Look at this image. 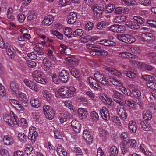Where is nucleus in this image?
Instances as JSON below:
<instances>
[{
	"instance_id": "1",
	"label": "nucleus",
	"mask_w": 156,
	"mask_h": 156,
	"mask_svg": "<svg viewBox=\"0 0 156 156\" xmlns=\"http://www.w3.org/2000/svg\"><path fill=\"white\" fill-rule=\"evenodd\" d=\"M139 37L140 40L144 42L152 41L154 38V36L152 34L148 32L142 33Z\"/></svg>"
},
{
	"instance_id": "2",
	"label": "nucleus",
	"mask_w": 156,
	"mask_h": 156,
	"mask_svg": "<svg viewBox=\"0 0 156 156\" xmlns=\"http://www.w3.org/2000/svg\"><path fill=\"white\" fill-rule=\"evenodd\" d=\"M36 128L34 126L30 127L29 129V132L28 138L30 140L32 143L36 141V137L38 136V133L36 131Z\"/></svg>"
},
{
	"instance_id": "3",
	"label": "nucleus",
	"mask_w": 156,
	"mask_h": 156,
	"mask_svg": "<svg viewBox=\"0 0 156 156\" xmlns=\"http://www.w3.org/2000/svg\"><path fill=\"white\" fill-rule=\"evenodd\" d=\"M113 94L112 97L114 101L116 103H121L125 99V96L122 93L116 91L115 90H112Z\"/></svg>"
},
{
	"instance_id": "4",
	"label": "nucleus",
	"mask_w": 156,
	"mask_h": 156,
	"mask_svg": "<svg viewBox=\"0 0 156 156\" xmlns=\"http://www.w3.org/2000/svg\"><path fill=\"white\" fill-rule=\"evenodd\" d=\"M88 81L90 87L94 90H98L101 88L100 84L98 82V80L92 77L88 78Z\"/></svg>"
},
{
	"instance_id": "5",
	"label": "nucleus",
	"mask_w": 156,
	"mask_h": 156,
	"mask_svg": "<svg viewBox=\"0 0 156 156\" xmlns=\"http://www.w3.org/2000/svg\"><path fill=\"white\" fill-rule=\"evenodd\" d=\"M60 95L63 98H67L70 97L71 94L69 92L68 88L65 86H62L59 89Z\"/></svg>"
},
{
	"instance_id": "6",
	"label": "nucleus",
	"mask_w": 156,
	"mask_h": 156,
	"mask_svg": "<svg viewBox=\"0 0 156 156\" xmlns=\"http://www.w3.org/2000/svg\"><path fill=\"white\" fill-rule=\"evenodd\" d=\"M101 115L102 119L105 121H108L110 119L109 112L108 109L103 107L100 110Z\"/></svg>"
},
{
	"instance_id": "7",
	"label": "nucleus",
	"mask_w": 156,
	"mask_h": 156,
	"mask_svg": "<svg viewBox=\"0 0 156 156\" xmlns=\"http://www.w3.org/2000/svg\"><path fill=\"white\" fill-rule=\"evenodd\" d=\"M71 124L74 131L77 133L80 132L81 125L79 122L76 120H73L71 122Z\"/></svg>"
},
{
	"instance_id": "8",
	"label": "nucleus",
	"mask_w": 156,
	"mask_h": 156,
	"mask_svg": "<svg viewBox=\"0 0 156 156\" xmlns=\"http://www.w3.org/2000/svg\"><path fill=\"white\" fill-rule=\"evenodd\" d=\"M77 14L74 12H72L69 13L67 16L68 23L73 24L76 21L77 18Z\"/></svg>"
},
{
	"instance_id": "9",
	"label": "nucleus",
	"mask_w": 156,
	"mask_h": 156,
	"mask_svg": "<svg viewBox=\"0 0 156 156\" xmlns=\"http://www.w3.org/2000/svg\"><path fill=\"white\" fill-rule=\"evenodd\" d=\"M69 76V73L66 70H62L59 74V78H60L61 81L64 83L67 82Z\"/></svg>"
},
{
	"instance_id": "10",
	"label": "nucleus",
	"mask_w": 156,
	"mask_h": 156,
	"mask_svg": "<svg viewBox=\"0 0 156 156\" xmlns=\"http://www.w3.org/2000/svg\"><path fill=\"white\" fill-rule=\"evenodd\" d=\"M125 24L129 28L133 30H137L140 28V26L133 21H128L125 22Z\"/></svg>"
},
{
	"instance_id": "11",
	"label": "nucleus",
	"mask_w": 156,
	"mask_h": 156,
	"mask_svg": "<svg viewBox=\"0 0 156 156\" xmlns=\"http://www.w3.org/2000/svg\"><path fill=\"white\" fill-rule=\"evenodd\" d=\"M10 86L12 93L14 95L16 94L19 88L18 84L15 82L12 81L10 83Z\"/></svg>"
},
{
	"instance_id": "12",
	"label": "nucleus",
	"mask_w": 156,
	"mask_h": 156,
	"mask_svg": "<svg viewBox=\"0 0 156 156\" xmlns=\"http://www.w3.org/2000/svg\"><path fill=\"white\" fill-rule=\"evenodd\" d=\"M82 136L87 142H92L93 141V138L91 136L90 132L87 130L83 131Z\"/></svg>"
},
{
	"instance_id": "13",
	"label": "nucleus",
	"mask_w": 156,
	"mask_h": 156,
	"mask_svg": "<svg viewBox=\"0 0 156 156\" xmlns=\"http://www.w3.org/2000/svg\"><path fill=\"white\" fill-rule=\"evenodd\" d=\"M19 100L22 103L27 104L28 103L27 96L25 94L23 93L20 92L17 96Z\"/></svg>"
},
{
	"instance_id": "14",
	"label": "nucleus",
	"mask_w": 156,
	"mask_h": 156,
	"mask_svg": "<svg viewBox=\"0 0 156 156\" xmlns=\"http://www.w3.org/2000/svg\"><path fill=\"white\" fill-rule=\"evenodd\" d=\"M53 17L51 15H48L45 17L42 24L46 26H49L53 23Z\"/></svg>"
},
{
	"instance_id": "15",
	"label": "nucleus",
	"mask_w": 156,
	"mask_h": 156,
	"mask_svg": "<svg viewBox=\"0 0 156 156\" xmlns=\"http://www.w3.org/2000/svg\"><path fill=\"white\" fill-rule=\"evenodd\" d=\"M127 50L132 53L135 54H139L141 52V50L139 47H133L130 46H126Z\"/></svg>"
},
{
	"instance_id": "16",
	"label": "nucleus",
	"mask_w": 156,
	"mask_h": 156,
	"mask_svg": "<svg viewBox=\"0 0 156 156\" xmlns=\"http://www.w3.org/2000/svg\"><path fill=\"white\" fill-rule=\"evenodd\" d=\"M11 118H12V120L10 123L11 125H9V126L12 127H13L15 125H18L19 120L16 115L14 114L12 111L11 112Z\"/></svg>"
},
{
	"instance_id": "17",
	"label": "nucleus",
	"mask_w": 156,
	"mask_h": 156,
	"mask_svg": "<svg viewBox=\"0 0 156 156\" xmlns=\"http://www.w3.org/2000/svg\"><path fill=\"white\" fill-rule=\"evenodd\" d=\"M128 142L126 140L123 141L120 145V148L122 153L125 154L129 151V148L126 147V145L128 144Z\"/></svg>"
},
{
	"instance_id": "18",
	"label": "nucleus",
	"mask_w": 156,
	"mask_h": 156,
	"mask_svg": "<svg viewBox=\"0 0 156 156\" xmlns=\"http://www.w3.org/2000/svg\"><path fill=\"white\" fill-rule=\"evenodd\" d=\"M140 125L142 128L145 131H149L152 128L151 124L146 121H141L140 122Z\"/></svg>"
},
{
	"instance_id": "19",
	"label": "nucleus",
	"mask_w": 156,
	"mask_h": 156,
	"mask_svg": "<svg viewBox=\"0 0 156 156\" xmlns=\"http://www.w3.org/2000/svg\"><path fill=\"white\" fill-rule=\"evenodd\" d=\"M3 142L4 144L7 145H11L13 143V138L8 136H5L3 139Z\"/></svg>"
},
{
	"instance_id": "20",
	"label": "nucleus",
	"mask_w": 156,
	"mask_h": 156,
	"mask_svg": "<svg viewBox=\"0 0 156 156\" xmlns=\"http://www.w3.org/2000/svg\"><path fill=\"white\" fill-rule=\"evenodd\" d=\"M78 116L82 119H84L87 117V112L84 108H80L78 109Z\"/></svg>"
},
{
	"instance_id": "21",
	"label": "nucleus",
	"mask_w": 156,
	"mask_h": 156,
	"mask_svg": "<svg viewBox=\"0 0 156 156\" xmlns=\"http://www.w3.org/2000/svg\"><path fill=\"white\" fill-rule=\"evenodd\" d=\"M69 69L71 74L75 78H78L80 77V73L75 68L72 66H70L69 67Z\"/></svg>"
},
{
	"instance_id": "22",
	"label": "nucleus",
	"mask_w": 156,
	"mask_h": 156,
	"mask_svg": "<svg viewBox=\"0 0 156 156\" xmlns=\"http://www.w3.org/2000/svg\"><path fill=\"white\" fill-rule=\"evenodd\" d=\"M92 9L94 12H98L103 11L104 7L102 5L100 4H94L92 7Z\"/></svg>"
},
{
	"instance_id": "23",
	"label": "nucleus",
	"mask_w": 156,
	"mask_h": 156,
	"mask_svg": "<svg viewBox=\"0 0 156 156\" xmlns=\"http://www.w3.org/2000/svg\"><path fill=\"white\" fill-rule=\"evenodd\" d=\"M129 128L130 130L133 133H135L137 130L136 122L133 120L129 121Z\"/></svg>"
},
{
	"instance_id": "24",
	"label": "nucleus",
	"mask_w": 156,
	"mask_h": 156,
	"mask_svg": "<svg viewBox=\"0 0 156 156\" xmlns=\"http://www.w3.org/2000/svg\"><path fill=\"white\" fill-rule=\"evenodd\" d=\"M58 117L60 122L62 123L67 120L68 116L66 114L61 113L58 114Z\"/></svg>"
},
{
	"instance_id": "25",
	"label": "nucleus",
	"mask_w": 156,
	"mask_h": 156,
	"mask_svg": "<svg viewBox=\"0 0 156 156\" xmlns=\"http://www.w3.org/2000/svg\"><path fill=\"white\" fill-rule=\"evenodd\" d=\"M136 41L135 37L130 34H126L125 41L126 43H132Z\"/></svg>"
},
{
	"instance_id": "26",
	"label": "nucleus",
	"mask_w": 156,
	"mask_h": 156,
	"mask_svg": "<svg viewBox=\"0 0 156 156\" xmlns=\"http://www.w3.org/2000/svg\"><path fill=\"white\" fill-rule=\"evenodd\" d=\"M56 151L59 156H67V153L65 150L61 146L57 147Z\"/></svg>"
},
{
	"instance_id": "27",
	"label": "nucleus",
	"mask_w": 156,
	"mask_h": 156,
	"mask_svg": "<svg viewBox=\"0 0 156 156\" xmlns=\"http://www.w3.org/2000/svg\"><path fill=\"white\" fill-rule=\"evenodd\" d=\"M83 30L78 29L74 31L73 32L72 34L74 37L78 38L81 37L83 35Z\"/></svg>"
},
{
	"instance_id": "28",
	"label": "nucleus",
	"mask_w": 156,
	"mask_h": 156,
	"mask_svg": "<svg viewBox=\"0 0 156 156\" xmlns=\"http://www.w3.org/2000/svg\"><path fill=\"white\" fill-rule=\"evenodd\" d=\"M126 20V17L124 15H119L115 17L114 22L115 23H121Z\"/></svg>"
},
{
	"instance_id": "29",
	"label": "nucleus",
	"mask_w": 156,
	"mask_h": 156,
	"mask_svg": "<svg viewBox=\"0 0 156 156\" xmlns=\"http://www.w3.org/2000/svg\"><path fill=\"white\" fill-rule=\"evenodd\" d=\"M13 9L11 7L8 8L7 11V17L10 21H13L15 19V17L13 15Z\"/></svg>"
},
{
	"instance_id": "30",
	"label": "nucleus",
	"mask_w": 156,
	"mask_h": 156,
	"mask_svg": "<svg viewBox=\"0 0 156 156\" xmlns=\"http://www.w3.org/2000/svg\"><path fill=\"white\" fill-rule=\"evenodd\" d=\"M128 9L124 7H119L116 8L115 12L117 14L126 13Z\"/></svg>"
},
{
	"instance_id": "31",
	"label": "nucleus",
	"mask_w": 156,
	"mask_h": 156,
	"mask_svg": "<svg viewBox=\"0 0 156 156\" xmlns=\"http://www.w3.org/2000/svg\"><path fill=\"white\" fill-rule=\"evenodd\" d=\"M152 118L151 112L148 111H144L143 112V118L146 120H150Z\"/></svg>"
},
{
	"instance_id": "32",
	"label": "nucleus",
	"mask_w": 156,
	"mask_h": 156,
	"mask_svg": "<svg viewBox=\"0 0 156 156\" xmlns=\"http://www.w3.org/2000/svg\"><path fill=\"white\" fill-rule=\"evenodd\" d=\"M132 91L133 95L135 98L138 99L140 98L141 93L140 91L137 89H133Z\"/></svg>"
},
{
	"instance_id": "33",
	"label": "nucleus",
	"mask_w": 156,
	"mask_h": 156,
	"mask_svg": "<svg viewBox=\"0 0 156 156\" xmlns=\"http://www.w3.org/2000/svg\"><path fill=\"white\" fill-rule=\"evenodd\" d=\"M66 59L68 63L71 65H76L77 64V59L76 58L73 57H68Z\"/></svg>"
},
{
	"instance_id": "34",
	"label": "nucleus",
	"mask_w": 156,
	"mask_h": 156,
	"mask_svg": "<svg viewBox=\"0 0 156 156\" xmlns=\"http://www.w3.org/2000/svg\"><path fill=\"white\" fill-rule=\"evenodd\" d=\"M110 81L113 84L116 86H120L122 85V83L119 80L114 78H110Z\"/></svg>"
},
{
	"instance_id": "35",
	"label": "nucleus",
	"mask_w": 156,
	"mask_h": 156,
	"mask_svg": "<svg viewBox=\"0 0 156 156\" xmlns=\"http://www.w3.org/2000/svg\"><path fill=\"white\" fill-rule=\"evenodd\" d=\"M30 102L32 106L34 108H37L40 105L39 101L34 98L31 99Z\"/></svg>"
},
{
	"instance_id": "36",
	"label": "nucleus",
	"mask_w": 156,
	"mask_h": 156,
	"mask_svg": "<svg viewBox=\"0 0 156 156\" xmlns=\"http://www.w3.org/2000/svg\"><path fill=\"white\" fill-rule=\"evenodd\" d=\"M129 62L131 65L135 66H137L139 68L142 66V63L136 60L130 59L129 60Z\"/></svg>"
},
{
	"instance_id": "37",
	"label": "nucleus",
	"mask_w": 156,
	"mask_h": 156,
	"mask_svg": "<svg viewBox=\"0 0 156 156\" xmlns=\"http://www.w3.org/2000/svg\"><path fill=\"white\" fill-rule=\"evenodd\" d=\"M72 30L71 28L67 27L64 30V32L65 36L69 38L71 37V34H72Z\"/></svg>"
},
{
	"instance_id": "38",
	"label": "nucleus",
	"mask_w": 156,
	"mask_h": 156,
	"mask_svg": "<svg viewBox=\"0 0 156 156\" xmlns=\"http://www.w3.org/2000/svg\"><path fill=\"white\" fill-rule=\"evenodd\" d=\"M115 9V6L114 4H109L106 7L105 12L107 13H110L114 10Z\"/></svg>"
},
{
	"instance_id": "39",
	"label": "nucleus",
	"mask_w": 156,
	"mask_h": 156,
	"mask_svg": "<svg viewBox=\"0 0 156 156\" xmlns=\"http://www.w3.org/2000/svg\"><path fill=\"white\" fill-rule=\"evenodd\" d=\"M72 2V0H59V4L62 6H64L70 5Z\"/></svg>"
},
{
	"instance_id": "40",
	"label": "nucleus",
	"mask_w": 156,
	"mask_h": 156,
	"mask_svg": "<svg viewBox=\"0 0 156 156\" xmlns=\"http://www.w3.org/2000/svg\"><path fill=\"white\" fill-rule=\"evenodd\" d=\"M52 34L53 35L56 36L59 39L62 40L63 39V35L61 33L56 30H54L52 31Z\"/></svg>"
},
{
	"instance_id": "41",
	"label": "nucleus",
	"mask_w": 156,
	"mask_h": 156,
	"mask_svg": "<svg viewBox=\"0 0 156 156\" xmlns=\"http://www.w3.org/2000/svg\"><path fill=\"white\" fill-rule=\"evenodd\" d=\"M119 104V105L117 107V112L118 113L121 112L125 110L123 107L124 103L123 102H121V103H118Z\"/></svg>"
},
{
	"instance_id": "42",
	"label": "nucleus",
	"mask_w": 156,
	"mask_h": 156,
	"mask_svg": "<svg viewBox=\"0 0 156 156\" xmlns=\"http://www.w3.org/2000/svg\"><path fill=\"white\" fill-rule=\"evenodd\" d=\"M107 26L106 22L102 21L98 23L97 25V28L98 29L101 30L105 28Z\"/></svg>"
},
{
	"instance_id": "43",
	"label": "nucleus",
	"mask_w": 156,
	"mask_h": 156,
	"mask_svg": "<svg viewBox=\"0 0 156 156\" xmlns=\"http://www.w3.org/2000/svg\"><path fill=\"white\" fill-rule=\"evenodd\" d=\"M133 19L138 23L141 25L143 24L144 22V19L141 17L140 16H134Z\"/></svg>"
},
{
	"instance_id": "44",
	"label": "nucleus",
	"mask_w": 156,
	"mask_h": 156,
	"mask_svg": "<svg viewBox=\"0 0 156 156\" xmlns=\"http://www.w3.org/2000/svg\"><path fill=\"white\" fill-rule=\"evenodd\" d=\"M110 152L112 155L115 156L117 155L118 152V151L117 147L115 146H112L110 149Z\"/></svg>"
},
{
	"instance_id": "45",
	"label": "nucleus",
	"mask_w": 156,
	"mask_h": 156,
	"mask_svg": "<svg viewBox=\"0 0 156 156\" xmlns=\"http://www.w3.org/2000/svg\"><path fill=\"white\" fill-rule=\"evenodd\" d=\"M54 134V137L56 139H60L62 138L61 133L60 132L59 130L55 129L53 130Z\"/></svg>"
},
{
	"instance_id": "46",
	"label": "nucleus",
	"mask_w": 156,
	"mask_h": 156,
	"mask_svg": "<svg viewBox=\"0 0 156 156\" xmlns=\"http://www.w3.org/2000/svg\"><path fill=\"white\" fill-rule=\"evenodd\" d=\"M125 103L126 105L131 108H134L135 105L134 101L133 100L129 101L128 100H126L125 101Z\"/></svg>"
},
{
	"instance_id": "47",
	"label": "nucleus",
	"mask_w": 156,
	"mask_h": 156,
	"mask_svg": "<svg viewBox=\"0 0 156 156\" xmlns=\"http://www.w3.org/2000/svg\"><path fill=\"white\" fill-rule=\"evenodd\" d=\"M46 118H48L50 120L52 119L54 117V111L52 109V111L48 112L45 115Z\"/></svg>"
},
{
	"instance_id": "48",
	"label": "nucleus",
	"mask_w": 156,
	"mask_h": 156,
	"mask_svg": "<svg viewBox=\"0 0 156 156\" xmlns=\"http://www.w3.org/2000/svg\"><path fill=\"white\" fill-rule=\"evenodd\" d=\"M91 116L94 121L97 122L98 120L99 116L97 113L93 111L91 113Z\"/></svg>"
},
{
	"instance_id": "49",
	"label": "nucleus",
	"mask_w": 156,
	"mask_h": 156,
	"mask_svg": "<svg viewBox=\"0 0 156 156\" xmlns=\"http://www.w3.org/2000/svg\"><path fill=\"white\" fill-rule=\"evenodd\" d=\"M34 80L37 82L42 84H45L46 83L44 79L43 78L42 75L35 78Z\"/></svg>"
},
{
	"instance_id": "50",
	"label": "nucleus",
	"mask_w": 156,
	"mask_h": 156,
	"mask_svg": "<svg viewBox=\"0 0 156 156\" xmlns=\"http://www.w3.org/2000/svg\"><path fill=\"white\" fill-rule=\"evenodd\" d=\"M34 49L38 55H43L44 54V51L39 47H34Z\"/></svg>"
},
{
	"instance_id": "51",
	"label": "nucleus",
	"mask_w": 156,
	"mask_h": 156,
	"mask_svg": "<svg viewBox=\"0 0 156 156\" xmlns=\"http://www.w3.org/2000/svg\"><path fill=\"white\" fill-rule=\"evenodd\" d=\"M126 34H118L117 35V39L122 42L125 43Z\"/></svg>"
},
{
	"instance_id": "52",
	"label": "nucleus",
	"mask_w": 156,
	"mask_h": 156,
	"mask_svg": "<svg viewBox=\"0 0 156 156\" xmlns=\"http://www.w3.org/2000/svg\"><path fill=\"white\" fill-rule=\"evenodd\" d=\"M102 101L106 104L108 105H113L114 104L113 101L110 98H108L106 99L104 98Z\"/></svg>"
},
{
	"instance_id": "53",
	"label": "nucleus",
	"mask_w": 156,
	"mask_h": 156,
	"mask_svg": "<svg viewBox=\"0 0 156 156\" xmlns=\"http://www.w3.org/2000/svg\"><path fill=\"white\" fill-rule=\"evenodd\" d=\"M52 108L49 106L46 105H44L43 107V111L44 115L48 112H50L51 111H52Z\"/></svg>"
},
{
	"instance_id": "54",
	"label": "nucleus",
	"mask_w": 156,
	"mask_h": 156,
	"mask_svg": "<svg viewBox=\"0 0 156 156\" xmlns=\"http://www.w3.org/2000/svg\"><path fill=\"white\" fill-rule=\"evenodd\" d=\"M140 3L142 5L147 6L151 4V0H139Z\"/></svg>"
},
{
	"instance_id": "55",
	"label": "nucleus",
	"mask_w": 156,
	"mask_h": 156,
	"mask_svg": "<svg viewBox=\"0 0 156 156\" xmlns=\"http://www.w3.org/2000/svg\"><path fill=\"white\" fill-rule=\"evenodd\" d=\"M18 137L20 141L24 142L26 140V136L23 133H19Z\"/></svg>"
},
{
	"instance_id": "56",
	"label": "nucleus",
	"mask_w": 156,
	"mask_h": 156,
	"mask_svg": "<svg viewBox=\"0 0 156 156\" xmlns=\"http://www.w3.org/2000/svg\"><path fill=\"white\" fill-rule=\"evenodd\" d=\"M52 79L53 82L56 84H59L61 80L60 78L59 79L56 74H53Z\"/></svg>"
},
{
	"instance_id": "57",
	"label": "nucleus",
	"mask_w": 156,
	"mask_h": 156,
	"mask_svg": "<svg viewBox=\"0 0 156 156\" xmlns=\"http://www.w3.org/2000/svg\"><path fill=\"white\" fill-rule=\"evenodd\" d=\"M124 74H125L127 77L131 78H135L136 76L135 73L131 71L125 72Z\"/></svg>"
},
{
	"instance_id": "58",
	"label": "nucleus",
	"mask_w": 156,
	"mask_h": 156,
	"mask_svg": "<svg viewBox=\"0 0 156 156\" xmlns=\"http://www.w3.org/2000/svg\"><path fill=\"white\" fill-rule=\"evenodd\" d=\"M93 27V23L90 22H87L85 26V29L88 31L91 30Z\"/></svg>"
},
{
	"instance_id": "59",
	"label": "nucleus",
	"mask_w": 156,
	"mask_h": 156,
	"mask_svg": "<svg viewBox=\"0 0 156 156\" xmlns=\"http://www.w3.org/2000/svg\"><path fill=\"white\" fill-rule=\"evenodd\" d=\"M118 115L119 116L120 118L122 120H124L126 119L127 117V114L125 110H124L120 113L118 114Z\"/></svg>"
},
{
	"instance_id": "60",
	"label": "nucleus",
	"mask_w": 156,
	"mask_h": 156,
	"mask_svg": "<svg viewBox=\"0 0 156 156\" xmlns=\"http://www.w3.org/2000/svg\"><path fill=\"white\" fill-rule=\"evenodd\" d=\"M31 116L33 119L36 122H38L40 118V116L37 115V113L34 112H32Z\"/></svg>"
},
{
	"instance_id": "61",
	"label": "nucleus",
	"mask_w": 156,
	"mask_h": 156,
	"mask_svg": "<svg viewBox=\"0 0 156 156\" xmlns=\"http://www.w3.org/2000/svg\"><path fill=\"white\" fill-rule=\"evenodd\" d=\"M94 76L96 80H99L100 79H101V78H102V77H104V76L102 73L97 71L94 73Z\"/></svg>"
},
{
	"instance_id": "62",
	"label": "nucleus",
	"mask_w": 156,
	"mask_h": 156,
	"mask_svg": "<svg viewBox=\"0 0 156 156\" xmlns=\"http://www.w3.org/2000/svg\"><path fill=\"white\" fill-rule=\"evenodd\" d=\"M128 142L130 144V146L131 147L135 148L137 145L136 141L134 139H131L128 140Z\"/></svg>"
},
{
	"instance_id": "63",
	"label": "nucleus",
	"mask_w": 156,
	"mask_h": 156,
	"mask_svg": "<svg viewBox=\"0 0 156 156\" xmlns=\"http://www.w3.org/2000/svg\"><path fill=\"white\" fill-rule=\"evenodd\" d=\"M126 30L125 26L123 25H118L117 33H123Z\"/></svg>"
},
{
	"instance_id": "64",
	"label": "nucleus",
	"mask_w": 156,
	"mask_h": 156,
	"mask_svg": "<svg viewBox=\"0 0 156 156\" xmlns=\"http://www.w3.org/2000/svg\"><path fill=\"white\" fill-rule=\"evenodd\" d=\"M99 81L103 85H107L108 83V79L105 77H104L101 78Z\"/></svg>"
}]
</instances>
